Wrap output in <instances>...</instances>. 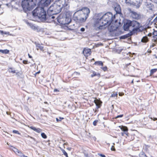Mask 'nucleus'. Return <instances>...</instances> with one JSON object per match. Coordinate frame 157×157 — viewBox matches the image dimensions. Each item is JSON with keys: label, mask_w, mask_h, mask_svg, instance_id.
I'll use <instances>...</instances> for the list:
<instances>
[{"label": "nucleus", "mask_w": 157, "mask_h": 157, "mask_svg": "<svg viewBox=\"0 0 157 157\" xmlns=\"http://www.w3.org/2000/svg\"><path fill=\"white\" fill-rule=\"evenodd\" d=\"M9 72L10 73H14L16 72L15 70H13L11 68H10L9 70Z\"/></svg>", "instance_id": "f704fd0d"}, {"label": "nucleus", "mask_w": 157, "mask_h": 157, "mask_svg": "<svg viewBox=\"0 0 157 157\" xmlns=\"http://www.w3.org/2000/svg\"><path fill=\"white\" fill-rule=\"evenodd\" d=\"M40 72H37V73H39Z\"/></svg>", "instance_id": "69168bd1"}, {"label": "nucleus", "mask_w": 157, "mask_h": 157, "mask_svg": "<svg viewBox=\"0 0 157 157\" xmlns=\"http://www.w3.org/2000/svg\"><path fill=\"white\" fill-rule=\"evenodd\" d=\"M90 13V10L87 7H84L82 9V10H78L75 12L73 15V16L75 17V15L77 14H78V13H83L84 14L87 15L88 17Z\"/></svg>", "instance_id": "9d476101"}, {"label": "nucleus", "mask_w": 157, "mask_h": 157, "mask_svg": "<svg viewBox=\"0 0 157 157\" xmlns=\"http://www.w3.org/2000/svg\"><path fill=\"white\" fill-rule=\"evenodd\" d=\"M59 90L56 89H54V92H59Z\"/></svg>", "instance_id": "de8ad7c7"}, {"label": "nucleus", "mask_w": 157, "mask_h": 157, "mask_svg": "<svg viewBox=\"0 0 157 157\" xmlns=\"http://www.w3.org/2000/svg\"><path fill=\"white\" fill-rule=\"evenodd\" d=\"M56 2L60 6L61 8L64 11L68 10L69 6L68 2L66 1V0H56Z\"/></svg>", "instance_id": "423d86ee"}, {"label": "nucleus", "mask_w": 157, "mask_h": 157, "mask_svg": "<svg viewBox=\"0 0 157 157\" xmlns=\"http://www.w3.org/2000/svg\"><path fill=\"white\" fill-rule=\"evenodd\" d=\"M132 83H133V81H132Z\"/></svg>", "instance_id": "774afa93"}, {"label": "nucleus", "mask_w": 157, "mask_h": 157, "mask_svg": "<svg viewBox=\"0 0 157 157\" xmlns=\"http://www.w3.org/2000/svg\"><path fill=\"white\" fill-rule=\"evenodd\" d=\"M67 149L69 150V151H71V148L68 147L67 148Z\"/></svg>", "instance_id": "4d7b16f0"}, {"label": "nucleus", "mask_w": 157, "mask_h": 157, "mask_svg": "<svg viewBox=\"0 0 157 157\" xmlns=\"http://www.w3.org/2000/svg\"><path fill=\"white\" fill-rule=\"evenodd\" d=\"M29 128L36 132L39 133L41 132L42 131V130L39 128H36V127L33 126H30L29 127Z\"/></svg>", "instance_id": "aec40b11"}, {"label": "nucleus", "mask_w": 157, "mask_h": 157, "mask_svg": "<svg viewBox=\"0 0 157 157\" xmlns=\"http://www.w3.org/2000/svg\"><path fill=\"white\" fill-rule=\"evenodd\" d=\"M123 115H118L116 117V118H118L119 117H123Z\"/></svg>", "instance_id": "49530a36"}, {"label": "nucleus", "mask_w": 157, "mask_h": 157, "mask_svg": "<svg viewBox=\"0 0 157 157\" xmlns=\"http://www.w3.org/2000/svg\"><path fill=\"white\" fill-rule=\"evenodd\" d=\"M119 95L120 96H121V94H119Z\"/></svg>", "instance_id": "338daca9"}, {"label": "nucleus", "mask_w": 157, "mask_h": 157, "mask_svg": "<svg viewBox=\"0 0 157 157\" xmlns=\"http://www.w3.org/2000/svg\"><path fill=\"white\" fill-rule=\"evenodd\" d=\"M62 10L60 6L56 2L50 7L48 9V12H51L53 14H56L60 12Z\"/></svg>", "instance_id": "39448f33"}, {"label": "nucleus", "mask_w": 157, "mask_h": 157, "mask_svg": "<svg viewBox=\"0 0 157 157\" xmlns=\"http://www.w3.org/2000/svg\"><path fill=\"white\" fill-rule=\"evenodd\" d=\"M131 23L130 20H127L124 23V29L125 31L129 30L130 31H132L131 30Z\"/></svg>", "instance_id": "9b49d317"}, {"label": "nucleus", "mask_w": 157, "mask_h": 157, "mask_svg": "<svg viewBox=\"0 0 157 157\" xmlns=\"http://www.w3.org/2000/svg\"><path fill=\"white\" fill-rule=\"evenodd\" d=\"M36 5L33 0H23L22 2V6L25 11L31 10Z\"/></svg>", "instance_id": "20e7f679"}, {"label": "nucleus", "mask_w": 157, "mask_h": 157, "mask_svg": "<svg viewBox=\"0 0 157 157\" xmlns=\"http://www.w3.org/2000/svg\"><path fill=\"white\" fill-rule=\"evenodd\" d=\"M6 113H7V114H9V113H8V112H6Z\"/></svg>", "instance_id": "052dcab7"}, {"label": "nucleus", "mask_w": 157, "mask_h": 157, "mask_svg": "<svg viewBox=\"0 0 157 157\" xmlns=\"http://www.w3.org/2000/svg\"><path fill=\"white\" fill-rule=\"evenodd\" d=\"M117 95V93H114L112 94L111 95V97H116Z\"/></svg>", "instance_id": "c9c22d12"}, {"label": "nucleus", "mask_w": 157, "mask_h": 157, "mask_svg": "<svg viewBox=\"0 0 157 157\" xmlns=\"http://www.w3.org/2000/svg\"><path fill=\"white\" fill-rule=\"evenodd\" d=\"M65 144H66V143H64V144H63L64 145H65Z\"/></svg>", "instance_id": "680f3d73"}, {"label": "nucleus", "mask_w": 157, "mask_h": 157, "mask_svg": "<svg viewBox=\"0 0 157 157\" xmlns=\"http://www.w3.org/2000/svg\"><path fill=\"white\" fill-rule=\"evenodd\" d=\"M94 102L96 106V108L98 109L100 107L101 105L102 102L98 99H95L94 100Z\"/></svg>", "instance_id": "dca6fc26"}, {"label": "nucleus", "mask_w": 157, "mask_h": 157, "mask_svg": "<svg viewBox=\"0 0 157 157\" xmlns=\"http://www.w3.org/2000/svg\"><path fill=\"white\" fill-rule=\"evenodd\" d=\"M151 119H153L154 121H155L157 120V118H154L153 119L152 117H151Z\"/></svg>", "instance_id": "09e8293b"}, {"label": "nucleus", "mask_w": 157, "mask_h": 157, "mask_svg": "<svg viewBox=\"0 0 157 157\" xmlns=\"http://www.w3.org/2000/svg\"><path fill=\"white\" fill-rule=\"evenodd\" d=\"M51 1L52 0H42L40 1V3L42 4L43 6L47 7L50 4Z\"/></svg>", "instance_id": "2eb2a0df"}, {"label": "nucleus", "mask_w": 157, "mask_h": 157, "mask_svg": "<svg viewBox=\"0 0 157 157\" xmlns=\"http://www.w3.org/2000/svg\"><path fill=\"white\" fill-rule=\"evenodd\" d=\"M23 62L24 64H26L27 63L28 61L27 60H24L23 61Z\"/></svg>", "instance_id": "a18cd8bd"}, {"label": "nucleus", "mask_w": 157, "mask_h": 157, "mask_svg": "<svg viewBox=\"0 0 157 157\" xmlns=\"http://www.w3.org/2000/svg\"><path fill=\"white\" fill-rule=\"evenodd\" d=\"M149 53H151V51L150 50V51H149Z\"/></svg>", "instance_id": "bf43d9fd"}, {"label": "nucleus", "mask_w": 157, "mask_h": 157, "mask_svg": "<svg viewBox=\"0 0 157 157\" xmlns=\"http://www.w3.org/2000/svg\"><path fill=\"white\" fill-rule=\"evenodd\" d=\"M101 68L104 71H105L107 70V67L106 66H105V67H101Z\"/></svg>", "instance_id": "ea45409f"}, {"label": "nucleus", "mask_w": 157, "mask_h": 157, "mask_svg": "<svg viewBox=\"0 0 157 157\" xmlns=\"http://www.w3.org/2000/svg\"><path fill=\"white\" fill-rule=\"evenodd\" d=\"M13 132L14 133L17 134H20V133L17 130H14L13 131Z\"/></svg>", "instance_id": "e433bc0d"}, {"label": "nucleus", "mask_w": 157, "mask_h": 157, "mask_svg": "<svg viewBox=\"0 0 157 157\" xmlns=\"http://www.w3.org/2000/svg\"><path fill=\"white\" fill-rule=\"evenodd\" d=\"M119 127L124 132V134L128 136V133L127 131H128V129L127 127L126 126H119Z\"/></svg>", "instance_id": "a211bd4d"}, {"label": "nucleus", "mask_w": 157, "mask_h": 157, "mask_svg": "<svg viewBox=\"0 0 157 157\" xmlns=\"http://www.w3.org/2000/svg\"><path fill=\"white\" fill-rule=\"evenodd\" d=\"M0 33L2 35L4 34H9L10 33L9 32H4L2 30H0Z\"/></svg>", "instance_id": "7c9ffc66"}, {"label": "nucleus", "mask_w": 157, "mask_h": 157, "mask_svg": "<svg viewBox=\"0 0 157 157\" xmlns=\"http://www.w3.org/2000/svg\"><path fill=\"white\" fill-rule=\"evenodd\" d=\"M130 12L132 17L134 19H139L140 18V15L136 12L130 10Z\"/></svg>", "instance_id": "ddd939ff"}, {"label": "nucleus", "mask_w": 157, "mask_h": 157, "mask_svg": "<svg viewBox=\"0 0 157 157\" xmlns=\"http://www.w3.org/2000/svg\"><path fill=\"white\" fill-rule=\"evenodd\" d=\"M95 16L96 17L94 18V26L98 29H101L103 26L110 24L115 18V15L113 16L110 12L106 13L102 16L100 14Z\"/></svg>", "instance_id": "f257e3e1"}, {"label": "nucleus", "mask_w": 157, "mask_h": 157, "mask_svg": "<svg viewBox=\"0 0 157 157\" xmlns=\"http://www.w3.org/2000/svg\"><path fill=\"white\" fill-rule=\"evenodd\" d=\"M157 71V69H154L151 70L150 71V75H151L154 73H155Z\"/></svg>", "instance_id": "c85d7f7f"}, {"label": "nucleus", "mask_w": 157, "mask_h": 157, "mask_svg": "<svg viewBox=\"0 0 157 157\" xmlns=\"http://www.w3.org/2000/svg\"><path fill=\"white\" fill-rule=\"evenodd\" d=\"M148 41L147 37L146 36H144L141 40V41L143 42L146 43Z\"/></svg>", "instance_id": "393cba45"}, {"label": "nucleus", "mask_w": 157, "mask_h": 157, "mask_svg": "<svg viewBox=\"0 0 157 157\" xmlns=\"http://www.w3.org/2000/svg\"><path fill=\"white\" fill-rule=\"evenodd\" d=\"M49 18L52 21H54V18H55V17L53 16H49Z\"/></svg>", "instance_id": "2f4dec72"}, {"label": "nucleus", "mask_w": 157, "mask_h": 157, "mask_svg": "<svg viewBox=\"0 0 157 157\" xmlns=\"http://www.w3.org/2000/svg\"><path fill=\"white\" fill-rule=\"evenodd\" d=\"M91 53V50L89 48H85L83 51V53L86 57L89 56Z\"/></svg>", "instance_id": "4468645a"}, {"label": "nucleus", "mask_w": 157, "mask_h": 157, "mask_svg": "<svg viewBox=\"0 0 157 157\" xmlns=\"http://www.w3.org/2000/svg\"><path fill=\"white\" fill-rule=\"evenodd\" d=\"M147 35L149 36H151L152 35V34L150 33L148 34Z\"/></svg>", "instance_id": "603ef678"}, {"label": "nucleus", "mask_w": 157, "mask_h": 157, "mask_svg": "<svg viewBox=\"0 0 157 157\" xmlns=\"http://www.w3.org/2000/svg\"><path fill=\"white\" fill-rule=\"evenodd\" d=\"M124 133L122 132V133H121V134H122V136H123L124 135Z\"/></svg>", "instance_id": "13d9d810"}, {"label": "nucleus", "mask_w": 157, "mask_h": 157, "mask_svg": "<svg viewBox=\"0 0 157 157\" xmlns=\"http://www.w3.org/2000/svg\"><path fill=\"white\" fill-rule=\"evenodd\" d=\"M33 15L37 16L41 20L43 21H46L47 19V16L46 15V11L44 8L40 7H36L32 12Z\"/></svg>", "instance_id": "7ed1b4c3"}, {"label": "nucleus", "mask_w": 157, "mask_h": 157, "mask_svg": "<svg viewBox=\"0 0 157 157\" xmlns=\"http://www.w3.org/2000/svg\"><path fill=\"white\" fill-rule=\"evenodd\" d=\"M98 122V121L97 120L94 121L93 122V124L95 126H96L97 125V123Z\"/></svg>", "instance_id": "58836bf2"}, {"label": "nucleus", "mask_w": 157, "mask_h": 157, "mask_svg": "<svg viewBox=\"0 0 157 157\" xmlns=\"http://www.w3.org/2000/svg\"><path fill=\"white\" fill-rule=\"evenodd\" d=\"M28 56H29V57L30 58H32V56L30 55L29 54H28Z\"/></svg>", "instance_id": "5fc2aeb1"}, {"label": "nucleus", "mask_w": 157, "mask_h": 157, "mask_svg": "<svg viewBox=\"0 0 157 157\" xmlns=\"http://www.w3.org/2000/svg\"><path fill=\"white\" fill-rule=\"evenodd\" d=\"M115 10L117 13H120L121 12V8L119 6H117L115 7Z\"/></svg>", "instance_id": "5701e85b"}, {"label": "nucleus", "mask_w": 157, "mask_h": 157, "mask_svg": "<svg viewBox=\"0 0 157 157\" xmlns=\"http://www.w3.org/2000/svg\"><path fill=\"white\" fill-rule=\"evenodd\" d=\"M35 44L36 47V49L37 50L40 49V50L44 52V47L43 46H41L40 44L37 43L36 42H35Z\"/></svg>", "instance_id": "6ab92c4d"}, {"label": "nucleus", "mask_w": 157, "mask_h": 157, "mask_svg": "<svg viewBox=\"0 0 157 157\" xmlns=\"http://www.w3.org/2000/svg\"><path fill=\"white\" fill-rule=\"evenodd\" d=\"M157 17H156L153 20V21L154 22H155V23L157 21Z\"/></svg>", "instance_id": "8fccbe9b"}, {"label": "nucleus", "mask_w": 157, "mask_h": 157, "mask_svg": "<svg viewBox=\"0 0 157 157\" xmlns=\"http://www.w3.org/2000/svg\"><path fill=\"white\" fill-rule=\"evenodd\" d=\"M131 23L132 30L131 32L133 33L138 30L140 27V24L138 22L135 21H131Z\"/></svg>", "instance_id": "0eeeda50"}, {"label": "nucleus", "mask_w": 157, "mask_h": 157, "mask_svg": "<svg viewBox=\"0 0 157 157\" xmlns=\"http://www.w3.org/2000/svg\"><path fill=\"white\" fill-rule=\"evenodd\" d=\"M74 17H76L77 20L84 21L86 20L88 16L87 15L83 13H78V14H77L75 17L74 16Z\"/></svg>", "instance_id": "1a4fd4ad"}, {"label": "nucleus", "mask_w": 157, "mask_h": 157, "mask_svg": "<svg viewBox=\"0 0 157 157\" xmlns=\"http://www.w3.org/2000/svg\"><path fill=\"white\" fill-rule=\"evenodd\" d=\"M132 34L133 33H132V32H131L129 33H128V34H126L125 35H123V36H121L120 37V39H126V38L129 37V36H130L131 35H132Z\"/></svg>", "instance_id": "4be33fe9"}, {"label": "nucleus", "mask_w": 157, "mask_h": 157, "mask_svg": "<svg viewBox=\"0 0 157 157\" xmlns=\"http://www.w3.org/2000/svg\"><path fill=\"white\" fill-rule=\"evenodd\" d=\"M64 11V13H61L56 19L59 23L65 25L69 24L71 22L72 13L68 10Z\"/></svg>", "instance_id": "f03ea898"}, {"label": "nucleus", "mask_w": 157, "mask_h": 157, "mask_svg": "<svg viewBox=\"0 0 157 157\" xmlns=\"http://www.w3.org/2000/svg\"><path fill=\"white\" fill-rule=\"evenodd\" d=\"M13 151L19 156L21 157H23V155H25L24 154H22L21 151H19L16 148L14 147L13 149Z\"/></svg>", "instance_id": "f3484780"}, {"label": "nucleus", "mask_w": 157, "mask_h": 157, "mask_svg": "<svg viewBox=\"0 0 157 157\" xmlns=\"http://www.w3.org/2000/svg\"><path fill=\"white\" fill-rule=\"evenodd\" d=\"M155 27H156L157 28V21H156L155 23Z\"/></svg>", "instance_id": "3c124183"}, {"label": "nucleus", "mask_w": 157, "mask_h": 157, "mask_svg": "<svg viewBox=\"0 0 157 157\" xmlns=\"http://www.w3.org/2000/svg\"><path fill=\"white\" fill-rule=\"evenodd\" d=\"M48 53L49 54V55H50V53H48Z\"/></svg>", "instance_id": "0e129e2a"}, {"label": "nucleus", "mask_w": 157, "mask_h": 157, "mask_svg": "<svg viewBox=\"0 0 157 157\" xmlns=\"http://www.w3.org/2000/svg\"><path fill=\"white\" fill-rule=\"evenodd\" d=\"M94 64L95 65H98V66H103V63L102 61H98L95 62Z\"/></svg>", "instance_id": "a878e982"}, {"label": "nucleus", "mask_w": 157, "mask_h": 157, "mask_svg": "<svg viewBox=\"0 0 157 157\" xmlns=\"http://www.w3.org/2000/svg\"><path fill=\"white\" fill-rule=\"evenodd\" d=\"M0 52L3 54H8L9 52V50L7 49L0 50Z\"/></svg>", "instance_id": "b1692460"}, {"label": "nucleus", "mask_w": 157, "mask_h": 157, "mask_svg": "<svg viewBox=\"0 0 157 157\" xmlns=\"http://www.w3.org/2000/svg\"><path fill=\"white\" fill-rule=\"evenodd\" d=\"M153 35L154 36H157V31H154L153 32Z\"/></svg>", "instance_id": "4c0bfd02"}, {"label": "nucleus", "mask_w": 157, "mask_h": 157, "mask_svg": "<svg viewBox=\"0 0 157 157\" xmlns=\"http://www.w3.org/2000/svg\"><path fill=\"white\" fill-rule=\"evenodd\" d=\"M41 136L44 139H46L47 137V136L44 133H41Z\"/></svg>", "instance_id": "473e14b6"}, {"label": "nucleus", "mask_w": 157, "mask_h": 157, "mask_svg": "<svg viewBox=\"0 0 157 157\" xmlns=\"http://www.w3.org/2000/svg\"><path fill=\"white\" fill-rule=\"evenodd\" d=\"M25 137H29V138H31L32 139H33V140H34V139L31 136H29V135H27L26 136H25Z\"/></svg>", "instance_id": "c03bdc74"}, {"label": "nucleus", "mask_w": 157, "mask_h": 157, "mask_svg": "<svg viewBox=\"0 0 157 157\" xmlns=\"http://www.w3.org/2000/svg\"><path fill=\"white\" fill-rule=\"evenodd\" d=\"M113 22L114 21L110 24H108L106 25L107 26H108V29L110 32H113L117 28V27L115 25H113Z\"/></svg>", "instance_id": "f8f14e48"}, {"label": "nucleus", "mask_w": 157, "mask_h": 157, "mask_svg": "<svg viewBox=\"0 0 157 157\" xmlns=\"http://www.w3.org/2000/svg\"><path fill=\"white\" fill-rule=\"evenodd\" d=\"M139 156L140 157H147L146 154L143 152L140 153Z\"/></svg>", "instance_id": "cd10ccee"}, {"label": "nucleus", "mask_w": 157, "mask_h": 157, "mask_svg": "<svg viewBox=\"0 0 157 157\" xmlns=\"http://www.w3.org/2000/svg\"><path fill=\"white\" fill-rule=\"evenodd\" d=\"M60 150L62 151V152L63 153V154L66 156V157H67V154L65 151L61 147H60Z\"/></svg>", "instance_id": "c756f323"}, {"label": "nucleus", "mask_w": 157, "mask_h": 157, "mask_svg": "<svg viewBox=\"0 0 157 157\" xmlns=\"http://www.w3.org/2000/svg\"><path fill=\"white\" fill-rule=\"evenodd\" d=\"M96 111H97V110H96L95 111V112H96Z\"/></svg>", "instance_id": "e2e57ef3"}, {"label": "nucleus", "mask_w": 157, "mask_h": 157, "mask_svg": "<svg viewBox=\"0 0 157 157\" xmlns=\"http://www.w3.org/2000/svg\"><path fill=\"white\" fill-rule=\"evenodd\" d=\"M98 155H99L100 156H101L102 157H105V155H102L101 154H98Z\"/></svg>", "instance_id": "a19ab883"}, {"label": "nucleus", "mask_w": 157, "mask_h": 157, "mask_svg": "<svg viewBox=\"0 0 157 157\" xmlns=\"http://www.w3.org/2000/svg\"><path fill=\"white\" fill-rule=\"evenodd\" d=\"M111 149L112 151H115V149L114 148V146H112L111 147Z\"/></svg>", "instance_id": "37998d69"}, {"label": "nucleus", "mask_w": 157, "mask_h": 157, "mask_svg": "<svg viewBox=\"0 0 157 157\" xmlns=\"http://www.w3.org/2000/svg\"><path fill=\"white\" fill-rule=\"evenodd\" d=\"M154 1L155 3L157 4V0H154Z\"/></svg>", "instance_id": "6e6d98bb"}, {"label": "nucleus", "mask_w": 157, "mask_h": 157, "mask_svg": "<svg viewBox=\"0 0 157 157\" xmlns=\"http://www.w3.org/2000/svg\"><path fill=\"white\" fill-rule=\"evenodd\" d=\"M64 119V118L61 117H59V119L56 118V120L57 122H59L61 121V120Z\"/></svg>", "instance_id": "72a5a7b5"}, {"label": "nucleus", "mask_w": 157, "mask_h": 157, "mask_svg": "<svg viewBox=\"0 0 157 157\" xmlns=\"http://www.w3.org/2000/svg\"><path fill=\"white\" fill-rule=\"evenodd\" d=\"M125 2L127 4H132L137 8H139L142 2V0H136V2H134L132 0H125Z\"/></svg>", "instance_id": "6e6552de"}, {"label": "nucleus", "mask_w": 157, "mask_h": 157, "mask_svg": "<svg viewBox=\"0 0 157 157\" xmlns=\"http://www.w3.org/2000/svg\"><path fill=\"white\" fill-rule=\"evenodd\" d=\"M28 25L32 29L35 30L37 29V27H36L34 25H33L29 22H27Z\"/></svg>", "instance_id": "412c9836"}, {"label": "nucleus", "mask_w": 157, "mask_h": 157, "mask_svg": "<svg viewBox=\"0 0 157 157\" xmlns=\"http://www.w3.org/2000/svg\"><path fill=\"white\" fill-rule=\"evenodd\" d=\"M91 75V77H93L96 76H100V74H98V73L97 74L96 72H95L94 71H93Z\"/></svg>", "instance_id": "bb28decb"}, {"label": "nucleus", "mask_w": 157, "mask_h": 157, "mask_svg": "<svg viewBox=\"0 0 157 157\" xmlns=\"http://www.w3.org/2000/svg\"><path fill=\"white\" fill-rule=\"evenodd\" d=\"M155 46V44H152L151 45V47H153Z\"/></svg>", "instance_id": "864d4df0"}, {"label": "nucleus", "mask_w": 157, "mask_h": 157, "mask_svg": "<svg viewBox=\"0 0 157 157\" xmlns=\"http://www.w3.org/2000/svg\"><path fill=\"white\" fill-rule=\"evenodd\" d=\"M85 28H81L80 30L82 32H84L85 31Z\"/></svg>", "instance_id": "79ce46f5"}]
</instances>
